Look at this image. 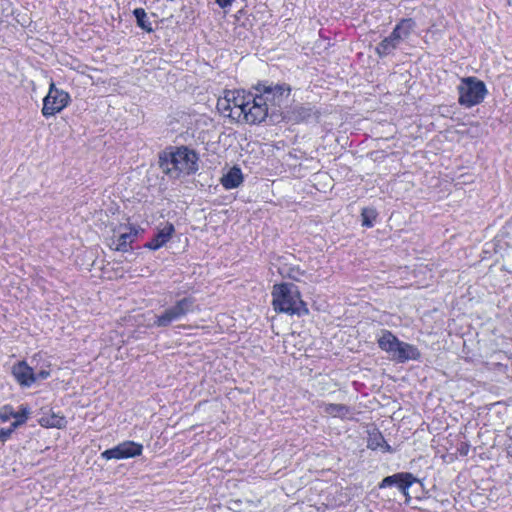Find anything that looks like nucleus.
Returning a JSON list of instances; mask_svg holds the SVG:
<instances>
[{"mask_svg":"<svg viewBox=\"0 0 512 512\" xmlns=\"http://www.w3.org/2000/svg\"><path fill=\"white\" fill-rule=\"evenodd\" d=\"M274 310L289 315H307L309 310L301 299L300 292L292 283H281L273 286L272 290Z\"/></svg>","mask_w":512,"mask_h":512,"instance_id":"nucleus-1","label":"nucleus"},{"mask_svg":"<svg viewBox=\"0 0 512 512\" xmlns=\"http://www.w3.org/2000/svg\"><path fill=\"white\" fill-rule=\"evenodd\" d=\"M197 154L185 146L177 148L174 152L160 156V168L171 177H178L181 173L192 174L198 170Z\"/></svg>","mask_w":512,"mask_h":512,"instance_id":"nucleus-2","label":"nucleus"},{"mask_svg":"<svg viewBox=\"0 0 512 512\" xmlns=\"http://www.w3.org/2000/svg\"><path fill=\"white\" fill-rule=\"evenodd\" d=\"M198 308L196 299L193 296H186L175 301V303L160 314L154 316L150 327L166 328L173 322L183 319L189 313H193Z\"/></svg>","mask_w":512,"mask_h":512,"instance_id":"nucleus-3","label":"nucleus"},{"mask_svg":"<svg viewBox=\"0 0 512 512\" xmlns=\"http://www.w3.org/2000/svg\"><path fill=\"white\" fill-rule=\"evenodd\" d=\"M457 89L458 102L466 108L480 104L488 93L485 83L473 76L462 78Z\"/></svg>","mask_w":512,"mask_h":512,"instance_id":"nucleus-4","label":"nucleus"},{"mask_svg":"<svg viewBox=\"0 0 512 512\" xmlns=\"http://www.w3.org/2000/svg\"><path fill=\"white\" fill-rule=\"evenodd\" d=\"M256 95L266 102V107L271 111V115L278 112V108L290 95V87L287 84H259L256 87Z\"/></svg>","mask_w":512,"mask_h":512,"instance_id":"nucleus-5","label":"nucleus"},{"mask_svg":"<svg viewBox=\"0 0 512 512\" xmlns=\"http://www.w3.org/2000/svg\"><path fill=\"white\" fill-rule=\"evenodd\" d=\"M71 101L68 92L58 89L54 82L50 83L49 91L43 99L42 115L45 118L60 113Z\"/></svg>","mask_w":512,"mask_h":512,"instance_id":"nucleus-6","label":"nucleus"},{"mask_svg":"<svg viewBox=\"0 0 512 512\" xmlns=\"http://www.w3.org/2000/svg\"><path fill=\"white\" fill-rule=\"evenodd\" d=\"M143 451V445L134 441H124L117 446L107 449L101 453V457L106 460L111 459H128L140 456Z\"/></svg>","mask_w":512,"mask_h":512,"instance_id":"nucleus-7","label":"nucleus"},{"mask_svg":"<svg viewBox=\"0 0 512 512\" xmlns=\"http://www.w3.org/2000/svg\"><path fill=\"white\" fill-rule=\"evenodd\" d=\"M269 114H271V111L266 107V102H262V98L255 94L251 95L250 104H247L241 120L249 124H259L264 121Z\"/></svg>","mask_w":512,"mask_h":512,"instance_id":"nucleus-8","label":"nucleus"},{"mask_svg":"<svg viewBox=\"0 0 512 512\" xmlns=\"http://www.w3.org/2000/svg\"><path fill=\"white\" fill-rule=\"evenodd\" d=\"M417 481V478L413 476V474L408 472H400L385 477L379 484V487L387 488L396 486L404 496L409 497L408 490Z\"/></svg>","mask_w":512,"mask_h":512,"instance_id":"nucleus-9","label":"nucleus"},{"mask_svg":"<svg viewBox=\"0 0 512 512\" xmlns=\"http://www.w3.org/2000/svg\"><path fill=\"white\" fill-rule=\"evenodd\" d=\"M226 96L230 100L233 114H227V117L241 121L242 114L245 112L247 104H250L251 95H245L241 91H226Z\"/></svg>","mask_w":512,"mask_h":512,"instance_id":"nucleus-10","label":"nucleus"},{"mask_svg":"<svg viewBox=\"0 0 512 512\" xmlns=\"http://www.w3.org/2000/svg\"><path fill=\"white\" fill-rule=\"evenodd\" d=\"M402 341H400L391 331L382 329L381 334L377 338V344L381 350L388 353L392 360H396V354Z\"/></svg>","mask_w":512,"mask_h":512,"instance_id":"nucleus-11","label":"nucleus"},{"mask_svg":"<svg viewBox=\"0 0 512 512\" xmlns=\"http://www.w3.org/2000/svg\"><path fill=\"white\" fill-rule=\"evenodd\" d=\"M12 375L23 387H31L36 382V375L33 368L25 361H20L13 365Z\"/></svg>","mask_w":512,"mask_h":512,"instance_id":"nucleus-12","label":"nucleus"},{"mask_svg":"<svg viewBox=\"0 0 512 512\" xmlns=\"http://www.w3.org/2000/svg\"><path fill=\"white\" fill-rule=\"evenodd\" d=\"M417 23L412 18L400 19L390 33L399 43L407 41L414 33Z\"/></svg>","mask_w":512,"mask_h":512,"instance_id":"nucleus-13","label":"nucleus"},{"mask_svg":"<svg viewBox=\"0 0 512 512\" xmlns=\"http://www.w3.org/2000/svg\"><path fill=\"white\" fill-rule=\"evenodd\" d=\"M174 233V226L167 223L162 229H160L156 235L146 244L151 250H157L164 246L172 237Z\"/></svg>","mask_w":512,"mask_h":512,"instance_id":"nucleus-14","label":"nucleus"},{"mask_svg":"<svg viewBox=\"0 0 512 512\" xmlns=\"http://www.w3.org/2000/svg\"><path fill=\"white\" fill-rule=\"evenodd\" d=\"M292 113L298 122L317 121L320 116V112L310 104L296 106Z\"/></svg>","mask_w":512,"mask_h":512,"instance_id":"nucleus-15","label":"nucleus"},{"mask_svg":"<svg viewBox=\"0 0 512 512\" xmlns=\"http://www.w3.org/2000/svg\"><path fill=\"white\" fill-rule=\"evenodd\" d=\"M323 411L332 417L350 419L353 415L352 408L345 404L324 403Z\"/></svg>","mask_w":512,"mask_h":512,"instance_id":"nucleus-16","label":"nucleus"},{"mask_svg":"<svg viewBox=\"0 0 512 512\" xmlns=\"http://www.w3.org/2000/svg\"><path fill=\"white\" fill-rule=\"evenodd\" d=\"M420 358H421V353L416 346L402 341L400 349H399V353L396 354L395 361L398 363H404L409 360L417 361Z\"/></svg>","mask_w":512,"mask_h":512,"instance_id":"nucleus-17","label":"nucleus"},{"mask_svg":"<svg viewBox=\"0 0 512 512\" xmlns=\"http://www.w3.org/2000/svg\"><path fill=\"white\" fill-rule=\"evenodd\" d=\"M243 182V174L240 168L234 166L221 179V184L225 189H234Z\"/></svg>","mask_w":512,"mask_h":512,"instance_id":"nucleus-18","label":"nucleus"},{"mask_svg":"<svg viewBox=\"0 0 512 512\" xmlns=\"http://www.w3.org/2000/svg\"><path fill=\"white\" fill-rule=\"evenodd\" d=\"M367 447L371 450L381 449L384 452H393L392 447L386 442L381 432L376 429L369 433Z\"/></svg>","mask_w":512,"mask_h":512,"instance_id":"nucleus-19","label":"nucleus"},{"mask_svg":"<svg viewBox=\"0 0 512 512\" xmlns=\"http://www.w3.org/2000/svg\"><path fill=\"white\" fill-rule=\"evenodd\" d=\"M399 43L391 34L385 37L376 47L375 52L380 58L392 55L394 51L400 46Z\"/></svg>","mask_w":512,"mask_h":512,"instance_id":"nucleus-20","label":"nucleus"},{"mask_svg":"<svg viewBox=\"0 0 512 512\" xmlns=\"http://www.w3.org/2000/svg\"><path fill=\"white\" fill-rule=\"evenodd\" d=\"M137 236V230L130 228L129 232H124L119 235L115 244V250L121 252H127L131 247V243L134 241Z\"/></svg>","mask_w":512,"mask_h":512,"instance_id":"nucleus-21","label":"nucleus"},{"mask_svg":"<svg viewBox=\"0 0 512 512\" xmlns=\"http://www.w3.org/2000/svg\"><path fill=\"white\" fill-rule=\"evenodd\" d=\"M137 25L144 31L150 33L153 31L152 24L147 18V14L143 8H136L133 11Z\"/></svg>","mask_w":512,"mask_h":512,"instance_id":"nucleus-22","label":"nucleus"},{"mask_svg":"<svg viewBox=\"0 0 512 512\" xmlns=\"http://www.w3.org/2000/svg\"><path fill=\"white\" fill-rule=\"evenodd\" d=\"M377 215L378 213L376 209L370 207L363 208L361 212L362 226H365L367 228L373 227Z\"/></svg>","mask_w":512,"mask_h":512,"instance_id":"nucleus-23","label":"nucleus"},{"mask_svg":"<svg viewBox=\"0 0 512 512\" xmlns=\"http://www.w3.org/2000/svg\"><path fill=\"white\" fill-rule=\"evenodd\" d=\"M217 109L224 115L227 116V114H233V111H231L232 106L230 104L229 98L225 95L223 98L218 99L217 101Z\"/></svg>","mask_w":512,"mask_h":512,"instance_id":"nucleus-24","label":"nucleus"},{"mask_svg":"<svg viewBox=\"0 0 512 512\" xmlns=\"http://www.w3.org/2000/svg\"><path fill=\"white\" fill-rule=\"evenodd\" d=\"M16 416V411L11 405H4L0 408V420L2 422H7L11 418H14Z\"/></svg>","mask_w":512,"mask_h":512,"instance_id":"nucleus-25","label":"nucleus"},{"mask_svg":"<svg viewBox=\"0 0 512 512\" xmlns=\"http://www.w3.org/2000/svg\"><path fill=\"white\" fill-rule=\"evenodd\" d=\"M29 414H30V409L25 405H21L19 408V411H16V416H14V419L15 420L23 419V424H24L27 421Z\"/></svg>","mask_w":512,"mask_h":512,"instance_id":"nucleus-26","label":"nucleus"},{"mask_svg":"<svg viewBox=\"0 0 512 512\" xmlns=\"http://www.w3.org/2000/svg\"><path fill=\"white\" fill-rule=\"evenodd\" d=\"M63 422H64L63 418L53 415L50 420L46 421V426L61 428L63 425Z\"/></svg>","mask_w":512,"mask_h":512,"instance_id":"nucleus-27","label":"nucleus"},{"mask_svg":"<svg viewBox=\"0 0 512 512\" xmlns=\"http://www.w3.org/2000/svg\"><path fill=\"white\" fill-rule=\"evenodd\" d=\"M470 446L467 442H461L457 448V451L463 455L466 456L469 453Z\"/></svg>","mask_w":512,"mask_h":512,"instance_id":"nucleus-28","label":"nucleus"},{"mask_svg":"<svg viewBox=\"0 0 512 512\" xmlns=\"http://www.w3.org/2000/svg\"><path fill=\"white\" fill-rule=\"evenodd\" d=\"M35 375H36V381L38 379L44 380V379H47L50 376V371L46 370V369H41L40 371L35 372Z\"/></svg>","mask_w":512,"mask_h":512,"instance_id":"nucleus-29","label":"nucleus"},{"mask_svg":"<svg viewBox=\"0 0 512 512\" xmlns=\"http://www.w3.org/2000/svg\"><path fill=\"white\" fill-rule=\"evenodd\" d=\"M11 436V430H8L7 428L0 429V442L7 441Z\"/></svg>","mask_w":512,"mask_h":512,"instance_id":"nucleus-30","label":"nucleus"},{"mask_svg":"<svg viewBox=\"0 0 512 512\" xmlns=\"http://www.w3.org/2000/svg\"><path fill=\"white\" fill-rule=\"evenodd\" d=\"M23 425V419H20V420H15L11 426L9 428H7L8 430H11V434L14 432L15 429H17L19 426Z\"/></svg>","mask_w":512,"mask_h":512,"instance_id":"nucleus-31","label":"nucleus"},{"mask_svg":"<svg viewBox=\"0 0 512 512\" xmlns=\"http://www.w3.org/2000/svg\"><path fill=\"white\" fill-rule=\"evenodd\" d=\"M216 3L221 7V8H225V7H228L230 6L234 0H215Z\"/></svg>","mask_w":512,"mask_h":512,"instance_id":"nucleus-32","label":"nucleus"},{"mask_svg":"<svg viewBox=\"0 0 512 512\" xmlns=\"http://www.w3.org/2000/svg\"><path fill=\"white\" fill-rule=\"evenodd\" d=\"M507 452H508L509 456L512 457V436L510 437V442L507 447Z\"/></svg>","mask_w":512,"mask_h":512,"instance_id":"nucleus-33","label":"nucleus"},{"mask_svg":"<svg viewBox=\"0 0 512 512\" xmlns=\"http://www.w3.org/2000/svg\"><path fill=\"white\" fill-rule=\"evenodd\" d=\"M181 295V292H176L175 297H179Z\"/></svg>","mask_w":512,"mask_h":512,"instance_id":"nucleus-34","label":"nucleus"}]
</instances>
